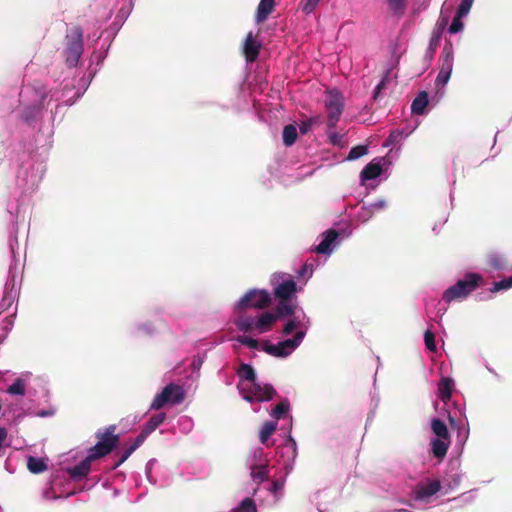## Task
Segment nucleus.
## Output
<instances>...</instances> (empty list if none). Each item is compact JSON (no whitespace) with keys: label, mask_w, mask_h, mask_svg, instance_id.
<instances>
[{"label":"nucleus","mask_w":512,"mask_h":512,"mask_svg":"<svg viewBox=\"0 0 512 512\" xmlns=\"http://www.w3.org/2000/svg\"><path fill=\"white\" fill-rule=\"evenodd\" d=\"M14 325V316L6 317L3 322L2 326L0 328V344L3 343V341L6 339L8 333L11 331L12 327Z\"/></svg>","instance_id":"obj_38"},{"label":"nucleus","mask_w":512,"mask_h":512,"mask_svg":"<svg viewBox=\"0 0 512 512\" xmlns=\"http://www.w3.org/2000/svg\"><path fill=\"white\" fill-rule=\"evenodd\" d=\"M277 320V314L270 311L256 314L240 313L234 318V325L244 335L237 336L236 341L250 349L262 350V342L260 343L253 336L271 331Z\"/></svg>","instance_id":"obj_3"},{"label":"nucleus","mask_w":512,"mask_h":512,"mask_svg":"<svg viewBox=\"0 0 512 512\" xmlns=\"http://www.w3.org/2000/svg\"><path fill=\"white\" fill-rule=\"evenodd\" d=\"M262 463H266L267 459L265 458L264 449L261 447L255 448L252 450L250 455L247 458V464L249 467H255Z\"/></svg>","instance_id":"obj_30"},{"label":"nucleus","mask_w":512,"mask_h":512,"mask_svg":"<svg viewBox=\"0 0 512 512\" xmlns=\"http://www.w3.org/2000/svg\"><path fill=\"white\" fill-rule=\"evenodd\" d=\"M137 331L145 334H152L154 332V328L150 324H140L137 326Z\"/></svg>","instance_id":"obj_52"},{"label":"nucleus","mask_w":512,"mask_h":512,"mask_svg":"<svg viewBox=\"0 0 512 512\" xmlns=\"http://www.w3.org/2000/svg\"><path fill=\"white\" fill-rule=\"evenodd\" d=\"M52 414H53L52 412L45 411V410H41V411L36 413V415L39 416V417H48V416H51Z\"/></svg>","instance_id":"obj_60"},{"label":"nucleus","mask_w":512,"mask_h":512,"mask_svg":"<svg viewBox=\"0 0 512 512\" xmlns=\"http://www.w3.org/2000/svg\"><path fill=\"white\" fill-rule=\"evenodd\" d=\"M431 428H432L433 433L437 436V438L448 439V437H449L448 429H447L445 423L443 421H441L440 419H437V418L433 419Z\"/></svg>","instance_id":"obj_34"},{"label":"nucleus","mask_w":512,"mask_h":512,"mask_svg":"<svg viewBox=\"0 0 512 512\" xmlns=\"http://www.w3.org/2000/svg\"><path fill=\"white\" fill-rule=\"evenodd\" d=\"M329 137H330L331 143H333V144L339 143L340 136L337 133H332Z\"/></svg>","instance_id":"obj_59"},{"label":"nucleus","mask_w":512,"mask_h":512,"mask_svg":"<svg viewBox=\"0 0 512 512\" xmlns=\"http://www.w3.org/2000/svg\"><path fill=\"white\" fill-rule=\"evenodd\" d=\"M389 9L394 14H403L407 5V0H386Z\"/></svg>","instance_id":"obj_40"},{"label":"nucleus","mask_w":512,"mask_h":512,"mask_svg":"<svg viewBox=\"0 0 512 512\" xmlns=\"http://www.w3.org/2000/svg\"><path fill=\"white\" fill-rule=\"evenodd\" d=\"M441 483L438 479L426 478L417 483L411 495L415 502L429 503L431 498L440 491Z\"/></svg>","instance_id":"obj_15"},{"label":"nucleus","mask_w":512,"mask_h":512,"mask_svg":"<svg viewBox=\"0 0 512 512\" xmlns=\"http://www.w3.org/2000/svg\"><path fill=\"white\" fill-rule=\"evenodd\" d=\"M293 308L292 313H278V319L281 317H289L282 329V334L288 336L294 332L292 338H287L282 341L272 344L269 341H262V351L270 356L276 358H287L290 356L303 342L310 327L311 319L304 312L303 308L298 305V302L291 305Z\"/></svg>","instance_id":"obj_2"},{"label":"nucleus","mask_w":512,"mask_h":512,"mask_svg":"<svg viewBox=\"0 0 512 512\" xmlns=\"http://www.w3.org/2000/svg\"><path fill=\"white\" fill-rule=\"evenodd\" d=\"M279 453L283 458L282 464L285 468L292 466L296 456H297V444L296 441L289 435L285 444L280 448Z\"/></svg>","instance_id":"obj_17"},{"label":"nucleus","mask_w":512,"mask_h":512,"mask_svg":"<svg viewBox=\"0 0 512 512\" xmlns=\"http://www.w3.org/2000/svg\"><path fill=\"white\" fill-rule=\"evenodd\" d=\"M418 124H415L414 126H406L401 129H395L391 131L387 139L385 140L383 146L389 147L396 145L404 138L408 137L416 128Z\"/></svg>","instance_id":"obj_19"},{"label":"nucleus","mask_w":512,"mask_h":512,"mask_svg":"<svg viewBox=\"0 0 512 512\" xmlns=\"http://www.w3.org/2000/svg\"><path fill=\"white\" fill-rule=\"evenodd\" d=\"M373 215L374 211L371 209V207L369 205H363L357 213V220L361 223H365L370 220Z\"/></svg>","instance_id":"obj_43"},{"label":"nucleus","mask_w":512,"mask_h":512,"mask_svg":"<svg viewBox=\"0 0 512 512\" xmlns=\"http://www.w3.org/2000/svg\"><path fill=\"white\" fill-rule=\"evenodd\" d=\"M384 86V81L382 80L374 89L373 91V98L374 99H377L378 98V95L379 93L381 92L382 88Z\"/></svg>","instance_id":"obj_56"},{"label":"nucleus","mask_w":512,"mask_h":512,"mask_svg":"<svg viewBox=\"0 0 512 512\" xmlns=\"http://www.w3.org/2000/svg\"><path fill=\"white\" fill-rule=\"evenodd\" d=\"M113 431L114 427L111 426L104 433H98L99 441L88 450L86 457L77 465L66 468V472L72 480H81L89 473L93 460L110 453L117 443V436L113 434Z\"/></svg>","instance_id":"obj_4"},{"label":"nucleus","mask_w":512,"mask_h":512,"mask_svg":"<svg viewBox=\"0 0 512 512\" xmlns=\"http://www.w3.org/2000/svg\"><path fill=\"white\" fill-rule=\"evenodd\" d=\"M276 428H277V423L275 421L265 422L260 430V434H259L260 442L265 445L267 443L269 437L276 430Z\"/></svg>","instance_id":"obj_32"},{"label":"nucleus","mask_w":512,"mask_h":512,"mask_svg":"<svg viewBox=\"0 0 512 512\" xmlns=\"http://www.w3.org/2000/svg\"><path fill=\"white\" fill-rule=\"evenodd\" d=\"M290 405L287 400L281 401L271 411L270 415L274 419H286L289 427L292 425V416L289 414Z\"/></svg>","instance_id":"obj_23"},{"label":"nucleus","mask_w":512,"mask_h":512,"mask_svg":"<svg viewBox=\"0 0 512 512\" xmlns=\"http://www.w3.org/2000/svg\"><path fill=\"white\" fill-rule=\"evenodd\" d=\"M449 421H450L451 426L455 427V421L453 420L452 417H449Z\"/></svg>","instance_id":"obj_63"},{"label":"nucleus","mask_w":512,"mask_h":512,"mask_svg":"<svg viewBox=\"0 0 512 512\" xmlns=\"http://www.w3.org/2000/svg\"><path fill=\"white\" fill-rule=\"evenodd\" d=\"M7 393L10 395H24L25 394V382L21 378H17L8 388Z\"/></svg>","instance_id":"obj_37"},{"label":"nucleus","mask_w":512,"mask_h":512,"mask_svg":"<svg viewBox=\"0 0 512 512\" xmlns=\"http://www.w3.org/2000/svg\"><path fill=\"white\" fill-rule=\"evenodd\" d=\"M84 51L83 32L81 28L74 26L68 29L63 43L61 55L69 68L77 66Z\"/></svg>","instance_id":"obj_7"},{"label":"nucleus","mask_w":512,"mask_h":512,"mask_svg":"<svg viewBox=\"0 0 512 512\" xmlns=\"http://www.w3.org/2000/svg\"><path fill=\"white\" fill-rule=\"evenodd\" d=\"M481 280L482 277L479 274L468 273L463 279L447 288L442 295V299L446 303L462 301L477 288Z\"/></svg>","instance_id":"obj_9"},{"label":"nucleus","mask_w":512,"mask_h":512,"mask_svg":"<svg viewBox=\"0 0 512 512\" xmlns=\"http://www.w3.org/2000/svg\"><path fill=\"white\" fill-rule=\"evenodd\" d=\"M27 468L31 473L38 474L44 472L47 469V465L41 458L28 456Z\"/></svg>","instance_id":"obj_28"},{"label":"nucleus","mask_w":512,"mask_h":512,"mask_svg":"<svg viewBox=\"0 0 512 512\" xmlns=\"http://www.w3.org/2000/svg\"><path fill=\"white\" fill-rule=\"evenodd\" d=\"M324 105L327 111V126L333 129L336 127L344 110L342 94L335 89L326 91Z\"/></svg>","instance_id":"obj_12"},{"label":"nucleus","mask_w":512,"mask_h":512,"mask_svg":"<svg viewBox=\"0 0 512 512\" xmlns=\"http://www.w3.org/2000/svg\"><path fill=\"white\" fill-rule=\"evenodd\" d=\"M445 440L446 439L435 438L431 441L432 452L435 457L442 458L446 455L449 443Z\"/></svg>","instance_id":"obj_29"},{"label":"nucleus","mask_w":512,"mask_h":512,"mask_svg":"<svg viewBox=\"0 0 512 512\" xmlns=\"http://www.w3.org/2000/svg\"><path fill=\"white\" fill-rule=\"evenodd\" d=\"M238 376V390L247 402L269 401L276 393L270 384H262L257 380L255 370L249 364H242L240 366Z\"/></svg>","instance_id":"obj_5"},{"label":"nucleus","mask_w":512,"mask_h":512,"mask_svg":"<svg viewBox=\"0 0 512 512\" xmlns=\"http://www.w3.org/2000/svg\"><path fill=\"white\" fill-rule=\"evenodd\" d=\"M12 412H13L14 418H17V419L25 416V412L23 409H13Z\"/></svg>","instance_id":"obj_58"},{"label":"nucleus","mask_w":512,"mask_h":512,"mask_svg":"<svg viewBox=\"0 0 512 512\" xmlns=\"http://www.w3.org/2000/svg\"><path fill=\"white\" fill-rule=\"evenodd\" d=\"M367 152H368V148L366 146H364V145L355 146L349 151L347 160L359 159L360 157L366 155Z\"/></svg>","instance_id":"obj_45"},{"label":"nucleus","mask_w":512,"mask_h":512,"mask_svg":"<svg viewBox=\"0 0 512 512\" xmlns=\"http://www.w3.org/2000/svg\"><path fill=\"white\" fill-rule=\"evenodd\" d=\"M424 342H425L426 348L430 352H435L436 351L435 335L431 331V329H427L425 331V333H424Z\"/></svg>","instance_id":"obj_46"},{"label":"nucleus","mask_w":512,"mask_h":512,"mask_svg":"<svg viewBox=\"0 0 512 512\" xmlns=\"http://www.w3.org/2000/svg\"><path fill=\"white\" fill-rule=\"evenodd\" d=\"M487 261L489 266L496 271H507L510 269L506 257L499 252H492L488 255Z\"/></svg>","instance_id":"obj_21"},{"label":"nucleus","mask_w":512,"mask_h":512,"mask_svg":"<svg viewBox=\"0 0 512 512\" xmlns=\"http://www.w3.org/2000/svg\"><path fill=\"white\" fill-rule=\"evenodd\" d=\"M369 206L375 213L376 211H380V210H383L386 208V201L383 199H379V200L371 203Z\"/></svg>","instance_id":"obj_51"},{"label":"nucleus","mask_w":512,"mask_h":512,"mask_svg":"<svg viewBox=\"0 0 512 512\" xmlns=\"http://www.w3.org/2000/svg\"><path fill=\"white\" fill-rule=\"evenodd\" d=\"M440 69L439 73L437 75V78L435 80V85L440 88L444 87L450 77L453 70V64H454V50L452 43L450 41H446L442 53L440 55Z\"/></svg>","instance_id":"obj_14"},{"label":"nucleus","mask_w":512,"mask_h":512,"mask_svg":"<svg viewBox=\"0 0 512 512\" xmlns=\"http://www.w3.org/2000/svg\"><path fill=\"white\" fill-rule=\"evenodd\" d=\"M447 24H448V18L441 16L439 18V20L437 21L436 27L434 30L440 31L442 33L443 30L445 29V27L447 26Z\"/></svg>","instance_id":"obj_53"},{"label":"nucleus","mask_w":512,"mask_h":512,"mask_svg":"<svg viewBox=\"0 0 512 512\" xmlns=\"http://www.w3.org/2000/svg\"><path fill=\"white\" fill-rule=\"evenodd\" d=\"M428 94L425 91L420 92L411 104V111L414 114L422 115L425 113V108L428 105Z\"/></svg>","instance_id":"obj_25"},{"label":"nucleus","mask_w":512,"mask_h":512,"mask_svg":"<svg viewBox=\"0 0 512 512\" xmlns=\"http://www.w3.org/2000/svg\"><path fill=\"white\" fill-rule=\"evenodd\" d=\"M93 75L94 74H89L87 78L83 77L73 95L71 94L72 90L68 88V85H65L61 91L51 90L49 93H46L42 88L35 89L31 87H24L20 93V97L23 101V109L21 112L22 119L28 124L34 122L41 114L47 98H49L47 104L51 101H55L58 103L56 107L61 103L66 105L74 104L90 85Z\"/></svg>","instance_id":"obj_1"},{"label":"nucleus","mask_w":512,"mask_h":512,"mask_svg":"<svg viewBox=\"0 0 512 512\" xmlns=\"http://www.w3.org/2000/svg\"><path fill=\"white\" fill-rule=\"evenodd\" d=\"M297 139V129L294 125H286L283 129V142L286 146H291Z\"/></svg>","instance_id":"obj_35"},{"label":"nucleus","mask_w":512,"mask_h":512,"mask_svg":"<svg viewBox=\"0 0 512 512\" xmlns=\"http://www.w3.org/2000/svg\"><path fill=\"white\" fill-rule=\"evenodd\" d=\"M121 12H122V16L126 17L129 14V9L126 12H123V10H121Z\"/></svg>","instance_id":"obj_64"},{"label":"nucleus","mask_w":512,"mask_h":512,"mask_svg":"<svg viewBox=\"0 0 512 512\" xmlns=\"http://www.w3.org/2000/svg\"><path fill=\"white\" fill-rule=\"evenodd\" d=\"M271 285L274 295L278 299L277 312L292 313L291 305L297 302L295 293L298 291L293 276L287 273H275L271 277Z\"/></svg>","instance_id":"obj_6"},{"label":"nucleus","mask_w":512,"mask_h":512,"mask_svg":"<svg viewBox=\"0 0 512 512\" xmlns=\"http://www.w3.org/2000/svg\"><path fill=\"white\" fill-rule=\"evenodd\" d=\"M230 512H257V508L251 498H245Z\"/></svg>","instance_id":"obj_36"},{"label":"nucleus","mask_w":512,"mask_h":512,"mask_svg":"<svg viewBox=\"0 0 512 512\" xmlns=\"http://www.w3.org/2000/svg\"><path fill=\"white\" fill-rule=\"evenodd\" d=\"M177 423H178L179 430L185 434L189 433L193 429V426H194V422H193L192 418L189 416H181L178 419Z\"/></svg>","instance_id":"obj_42"},{"label":"nucleus","mask_w":512,"mask_h":512,"mask_svg":"<svg viewBox=\"0 0 512 512\" xmlns=\"http://www.w3.org/2000/svg\"><path fill=\"white\" fill-rule=\"evenodd\" d=\"M158 469H159V464H158L157 460L150 459L146 464L145 472H146L147 479L150 483H152L154 485L159 484L160 486H162L163 483H160L155 476V473L157 472Z\"/></svg>","instance_id":"obj_31"},{"label":"nucleus","mask_w":512,"mask_h":512,"mask_svg":"<svg viewBox=\"0 0 512 512\" xmlns=\"http://www.w3.org/2000/svg\"><path fill=\"white\" fill-rule=\"evenodd\" d=\"M306 269H307V266H306V265H305V266H303V268L299 271V274H300V275H304V274H305V272H306Z\"/></svg>","instance_id":"obj_62"},{"label":"nucleus","mask_w":512,"mask_h":512,"mask_svg":"<svg viewBox=\"0 0 512 512\" xmlns=\"http://www.w3.org/2000/svg\"><path fill=\"white\" fill-rule=\"evenodd\" d=\"M469 437V425L467 419L457 427V441L464 444Z\"/></svg>","instance_id":"obj_41"},{"label":"nucleus","mask_w":512,"mask_h":512,"mask_svg":"<svg viewBox=\"0 0 512 512\" xmlns=\"http://www.w3.org/2000/svg\"><path fill=\"white\" fill-rule=\"evenodd\" d=\"M149 433H145V430L142 428L140 434L135 438L134 442L124 451L121 461H125L149 436Z\"/></svg>","instance_id":"obj_27"},{"label":"nucleus","mask_w":512,"mask_h":512,"mask_svg":"<svg viewBox=\"0 0 512 512\" xmlns=\"http://www.w3.org/2000/svg\"><path fill=\"white\" fill-rule=\"evenodd\" d=\"M282 487V484H280L279 482L277 481H274L273 483H271L270 487H269V490L276 494L278 490H280Z\"/></svg>","instance_id":"obj_55"},{"label":"nucleus","mask_w":512,"mask_h":512,"mask_svg":"<svg viewBox=\"0 0 512 512\" xmlns=\"http://www.w3.org/2000/svg\"><path fill=\"white\" fill-rule=\"evenodd\" d=\"M166 419V414L164 412L157 413L153 415L148 422L143 426L145 433L151 434L154 432Z\"/></svg>","instance_id":"obj_26"},{"label":"nucleus","mask_w":512,"mask_h":512,"mask_svg":"<svg viewBox=\"0 0 512 512\" xmlns=\"http://www.w3.org/2000/svg\"><path fill=\"white\" fill-rule=\"evenodd\" d=\"M275 6V0H260L257 8L255 20L257 23L265 21L272 13Z\"/></svg>","instance_id":"obj_24"},{"label":"nucleus","mask_w":512,"mask_h":512,"mask_svg":"<svg viewBox=\"0 0 512 512\" xmlns=\"http://www.w3.org/2000/svg\"><path fill=\"white\" fill-rule=\"evenodd\" d=\"M447 24H448V18L441 16L439 18V20L437 21L436 27L434 30L440 31L442 33L443 30L445 29V27L447 26Z\"/></svg>","instance_id":"obj_54"},{"label":"nucleus","mask_w":512,"mask_h":512,"mask_svg":"<svg viewBox=\"0 0 512 512\" xmlns=\"http://www.w3.org/2000/svg\"><path fill=\"white\" fill-rule=\"evenodd\" d=\"M16 245H18L17 237L13 236L10 238V249H11L12 255L15 254V246Z\"/></svg>","instance_id":"obj_57"},{"label":"nucleus","mask_w":512,"mask_h":512,"mask_svg":"<svg viewBox=\"0 0 512 512\" xmlns=\"http://www.w3.org/2000/svg\"><path fill=\"white\" fill-rule=\"evenodd\" d=\"M118 494H119V491H118L117 489H115V488H114V489L112 490V497H117V496H118Z\"/></svg>","instance_id":"obj_61"},{"label":"nucleus","mask_w":512,"mask_h":512,"mask_svg":"<svg viewBox=\"0 0 512 512\" xmlns=\"http://www.w3.org/2000/svg\"><path fill=\"white\" fill-rule=\"evenodd\" d=\"M17 295V277L10 267L9 277L5 284V294L3 297V305H10L13 303Z\"/></svg>","instance_id":"obj_18"},{"label":"nucleus","mask_w":512,"mask_h":512,"mask_svg":"<svg viewBox=\"0 0 512 512\" xmlns=\"http://www.w3.org/2000/svg\"><path fill=\"white\" fill-rule=\"evenodd\" d=\"M57 485H58V481L54 480L53 483H52V487H51L52 492L47 490L44 493V497L47 498V499H59V498H62L63 495H61V494L58 495V494L54 493V490H55Z\"/></svg>","instance_id":"obj_50"},{"label":"nucleus","mask_w":512,"mask_h":512,"mask_svg":"<svg viewBox=\"0 0 512 512\" xmlns=\"http://www.w3.org/2000/svg\"><path fill=\"white\" fill-rule=\"evenodd\" d=\"M321 0H303L301 2L302 11L305 14H310L316 6L320 3Z\"/></svg>","instance_id":"obj_49"},{"label":"nucleus","mask_w":512,"mask_h":512,"mask_svg":"<svg viewBox=\"0 0 512 512\" xmlns=\"http://www.w3.org/2000/svg\"><path fill=\"white\" fill-rule=\"evenodd\" d=\"M185 398V391L182 386L169 383L161 392L157 393L150 404V410H159L165 405H178Z\"/></svg>","instance_id":"obj_11"},{"label":"nucleus","mask_w":512,"mask_h":512,"mask_svg":"<svg viewBox=\"0 0 512 512\" xmlns=\"http://www.w3.org/2000/svg\"><path fill=\"white\" fill-rule=\"evenodd\" d=\"M260 45L257 44L254 39L253 35L250 32L244 42V53L246 56V60L248 62H253L256 60L259 54Z\"/></svg>","instance_id":"obj_22"},{"label":"nucleus","mask_w":512,"mask_h":512,"mask_svg":"<svg viewBox=\"0 0 512 512\" xmlns=\"http://www.w3.org/2000/svg\"><path fill=\"white\" fill-rule=\"evenodd\" d=\"M509 288H512V277H506L500 281L494 282L490 290L491 292H498Z\"/></svg>","instance_id":"obj_44"},{"label":"nucleus","mask_w":512,"mask_h":512,"mask_svg":"<svg viewBox=\"0 0 512 512\" xmlns=\"http://www.w3.org/2000/svg\"><path fill=\"white\" fill-rule=\"evenodd\" d=\"M463 17H459L458 15H455L453 20H452V23L450 24L449 28H448V32L450 34H456V33H459L463 30L464 28V25L461 21Z\"/></svg>","instance_id":"obj_48"},{"label":"nucleus","mask_w":512,"mask_h":512,"mask_svg":"<svg viewBox=\"0 0 512 512\" xmlns=\"http://www.w3.org/2000/svg\"><path fill=\"white\" fill-rule=\"evenodd\" d=\"M454 381L449 377H442L438 384V397L444 404L450 400L452 392L454 390Z\"/></svg>","instance_id":"obj_20"},{"label":"nucleus","mask_w":512,"mask_h":512,"mask_svg":"<svg viewBox=\"0 0 512 512\" xmlns=\"http://www.w3.org/2000/svg\"><path fill=\"white\" fill-rule=\"evenodd\" d=\"M390 162L386 157L374 158L368 163L360 173L361 185L374 190L378 185L377 178L380 177L384 171V167H388Z\"/></svg>","instance_id":"obj_13"},{"label":"nucleus","mask_w":512,"mask_h":512,"mask_svg":"<svg viewBox=\"0 0 512 512\" xmlns=\"http://www.w3.org/2000/svg\"><path fill=\"white\" fill-rule=\"evenodd\" d=\"M441 36H442V33L440 31H436V30L433 31L432 36L430 38L429 47H428V50L426 53L427 57H429L430 59L433 57V55L435 53V50L438 46Z\"/></svg>","instance_id":"obj_39"},{"label":"nucleus","mask_w":512,"mask_h":512,"mask_svg":"<svg viewBox=\"0 0 512 512\" xmlns=\"http://www.w3.org/2000/svg\"><path fill=\"white\" fill-rule=\"evenodd\" d=\"M45 172L43 162L34 161L32 159L21 164L17 172V185L23 191H32L38 187Z\"/></svg>","instance_id":"obj_8"},{"label":"nucleus","mask_w":512,"mask_h":512,"mask_svg":"<svg viewBox=\"0 0 512 512\" xmlns=\"http://www.w3.org/2000/svg\"><path fill=\"white\" fill-rule=\"evenodd\" d=\"M271 301V295L267 290L250 289L234 304V311L240 312L247 308L264 309Z\"/></svg>","instance_id":"obj_10"},{"label":"nucleus","mask_w":512,"mask_h":512,"mask_svg":"<svg viewBox=\"0 0 512 512\" xmlns=\"http://www.w3.org/2000/svg\"><path fill=\"white\" fill-rule=\"evenodd\" d=\"M251 470V477L254 481L262 482L266 479L268 475V465L266 463H262L260 465H257L255 467H249Z\"/></svg>","instance_id":"obj_33"},{"label":"nucleus","mask_w":512,"mask_h":512,"mask_svg":"<svg viewBox=\"0 0 512 512\" xmlns=\"http://www.w3.org/2000/svg\"><path fill=\"white\" fill-rule=\"evenodd\" d=\"M473 2L474 0H462L457 9L456 15L459 17H466L471 10Z\"/></svg>","instance_id":"obj_47"},{"label":"nucleus","mask_w":512,"mask_h":512,"mask_svg":"<svg viewBox=\"0 0 512 512\" xmlns=\"http://www.w3.org/2000/svg\"><path fill=\"white\" fill-rule=\"evenodd\" d=\"M321 240L316 246V251L319 254L330 255L339 244V234L333 229L327 230L321 234Z\"/></svg>","instance_id":"obj_16"}]
</instances>
